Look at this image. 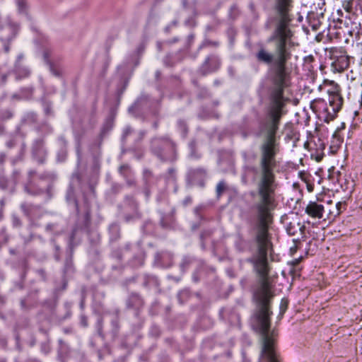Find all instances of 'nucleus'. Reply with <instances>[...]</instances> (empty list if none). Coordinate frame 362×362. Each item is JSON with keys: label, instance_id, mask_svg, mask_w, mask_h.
Here are the masks:
<instances>
[{"label": "nucleus", "instance_id": "5", "mask_svg": "<svg viewBox=\"0 0 362 362\" xmlns=\"http://www.w3.org/2000/svg\"><path fill=\"white\" fill-rule=\"evenodd\" d=\"M340 206H341L340 202H338L337 204H336L334 206L333 210H331V209L329 210V214H331L332 216H334L339 215L340 214V209H339Z\"/></svg>", "mask_w": 362, "mask_h": 362}, {"label": "nucleus", "instance_id": "2", "mask_svg": "<svg viewBox=\"0 0 362 362\" xmlns=\"http://www.w3.org/2000/svg\"><path fill=\"white\" fill-rule=\"evenodd\" d=\"M325 208L322 204L310 202L305 208V212L313 218H322Z\"/></svg>", "mask_w": 362, "mask_h": 362}, {"label": "nucleus", "instance_id": "7", "mask_svg": "<svg viewBox=\"0 0 362 362\" xmlns=\"http://www.w3.org/2000/svg\"><path fill=\"white\" fill-rule=\"evenodd\" d=\"M25 1L24 0H18V5L20 8V9H23L25 6Z\"/></svg>", "mask_w": 362, "mask_h": 362}, {"label": "nucleus", "instance_id": "8", "mask_svg": "<svg viewBox=\"0 0 362 362\" xmlns=\"http://www.w3.org/2000/svg\"><path fill=\"white\" fill-rule=\"evenodd\" d=\"M313 61V56H308L307 57L305 58V62H312Z\"/></svg>", "mask_w": 362, "mask_h": 362}, {"label": "nucleus", "instance_id": "6", "mask_svg": "<svg viewBox=\"0 0 362 362\" xmlns=\"http://www.w3.org/2000/svg\"><path fill=\"white\" fill-rule=\"evenodd\" d=\"M226 189V185L223 182H220L216 186V192L218 196H220Z\"/></svg>", "mask_w": 362, "mask_h": 362}, {"label": "nucleus", "instance_id": "3", "mask_svg": "<svg viewBox=\"0 0 362 362\" xmlns=\"http://www.w3.org/2000/svg\"><path fill=\"white\" fill-rule=\"evenodd\" d=\"M333 65L337 71H343L349 66V57L346 55H341L333 62Z\"/></svg>", "mask_w": 362, "mask_h": 362}, {"label": "nucleus", "instance_id": "4", "mask_svg": "<svg viewBox=\"0 0 362 362\" xmlns=\"http://www.w3.org/2000/svg\"><path fill=\"white\" fill-rule=\"evenodd\" d=\"M303 226L297 221L290 222L286 226V231L290 235H295L298 233H302Z\"/></svg>", "mask_w": 362, "mask_h": 362}, {"label": "nucleus", "instance_id": "10", "mask_svg": "<svg viewBox=\"0 0 362 362\" xmlns=\"http://www.w3.org/2000/svg\"><path fill=\"white\" fill-rule=\"evenodd\" d=\"M346 10L347 11H349V7H346Z\"/></svg>", "mask_w": 362, "mask_h": 362}, {"label": "nucleus", "instance_id": "1", "mask_svg": "<svg viewBox=\"0 0 362 362\" xmlns=\"http://www.w3.org/2000/svg\"><path fill=\"white\" fill-rule=\"evenodd\" d=\"M325 84L332 86V90L327 92L330 95L329 107H325V104H314L313 108L325 115V120L327 121L333 118L335 114L339 112L343 104V99L339 95V87L332 81H325Z\"/></svg>", "mask_w": 362, "mask_h": 362}, {"label": "nucleus", "instance_id": "9", "mask_svg": "<svg viewBox=\"0 0 362 362\" xmlns=\"http://www.w3.org/2000/svg\"><path fill=\"white\" fill-rule=\"evenodd\" d=\"M338 13H341V11L338 10Z\"/></svg>", "mask_w": 362, "mask_h": 362}]
</instances>
